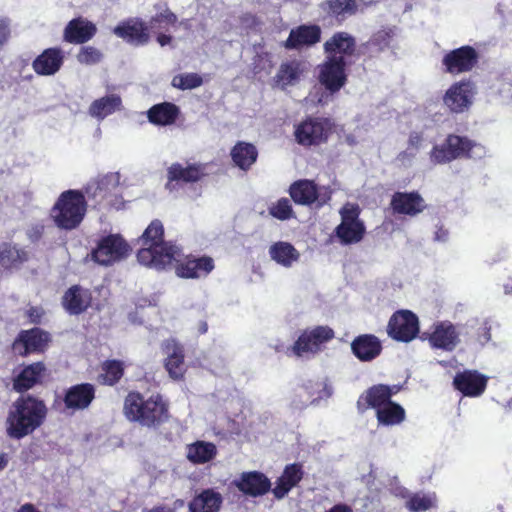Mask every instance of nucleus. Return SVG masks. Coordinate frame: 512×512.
I'll use <instances>...</instances> for the list:
<instances>
[{"label":"nucleus","mask_w":512,"mask_h":512,"mask_svg":"<svg viewBox=\"0 0 512 512\" xmlns=\"http://www.w3.org/2000/svg\"><path fill=\"white\" fill-rule=\"evenodd\" d=\"M351 350L358 360L369 362L381 354L382 344L379 338L373 334H361L352 341Z\"/></svg>","instance_id":"32"},{"label":"nucleus","mask_w":512,"mask_h":512,"mask_svg":"<svg viewBox=\"0 0 512 512\" xmlns=\"http://www.w3.org/2000/svg\"><path fill=\"white\" fill-rule=\"evenodd\" d=\"M123 414L128 421L153 430L161 428L171 417L169 402L162 394L146 397L136 390L125 396Z\"/></svg>","instance_id":"2"},{"label":"nucleus","mask_w":512,"mask_h":512,"mask_svg":"<svg viewBox=\"0 0 512 512\" xmlns=\"http://www.w3.org/2000/svg\"><path fill=\"white\" fill-rule=\"evenodd\" d=\"M10 37L9 19L0 18V45H4Z\"/></svg>","instance_id":"54"},{"label":"nucleus","mask_w":512,"mask_h":512,"mask_svg":"<svg viewBox=\"0 0 512 512\" xmlns=\"http://www.w3.org/2000/svg\"><path fill=\"white\" fill-rule=\"evenodd\" d=\"M412 494L406 489V488H403L400 492V496L402 498H406L407 500L409 499V496H411Z\"/></svg>","instance_id":"64"},{"label":"nucleus","mask_w":512,"mask_h":512,"mask_svg":"<svg viewBox=\"0 0 512 512\" xmlns=\"http://www.w3.org/2000/svg\"><path fill=\"white\" fill-rule=\"evenodd\" d=\"M427 340L432 348L452 351L460 342L459 333L450 321H441L434 325Z\"/></svg>","instance_id":"26"},{"label":"nucleus","mask_w":512,"mask_h":512,"mask_svg":"<svg viewBox=\"0 0 512 512\" xmlns=\"http://www.w3.org/2000/svg\"><path fill=\"white\" fill-rule=\"evenodd\" d=\"M139 241L137 260L147 267L164 269L179 256L180 248L164 240V226L159 219L151 221Z\"/></svg>","instance_id":"3"},{"label":"nucleus","mask_w":512,"mask_h":512,"mask_svg":"<svg viewBox=\"0 0 512 512\" xmlns=\"http://www.w3.org/2000/svg\"><path fill=\"white\" fill-rule=\"evenodd\" d=\"M47 376V367L44 362L37 361L23 366L20 372L13 377V389L21 395L42 385Z\"/></svg>","instance_id":"19"},{"label":"nucleus","mask_w":512,"mask_h":512,"mask_svg":"<svg viewBox=\"0 0 512 512\" xmlns=\"http://www.w3.org/2000/svg\"><path fill=\"white\" fill-rule=\"evenodd\" d=\"M29 259L25 249L4 242L0 245V266L5 270L19 269Z\"/></svg>","instance_id":"38"},{"label":"nucleus","mask_w":512,"mask_h":512,"mask_svg":"<svg viewBox=\"0 0 512 512\" xmlns=\"http://www.w3.org/2000/svg\"><path fill=\"white\" fill-rule=\"evenodd\" d=\"M390 206L395 214L414 217L425 210L426 203L418 191H398L392 195Z\"/></svg>","instance_id":"23"},{"label":"nucleus","mask_w":512,"mask_h":512,"mask_svg":"<svg viewBox=\"0 0 512 512\" xmlns=\"http://www.w3.org/2000/svg\"><path fill=\"white\" fill-rule=\"evenodd\" d=\"M172 41V37L167 34L160 33L157 35V42L160 44V46H166L170 44Z\"/></svg>","instance_id":"57"},{"label":"nucleus","mask_w":512,"mask_h":512,"mask_svg":"<svg viewBox=\"0 0 512 512\" xmlns=\"http://www.w3.org/2000/svg\"><path fill=\"white\" fill-rule=\"evenodd\" d=\"M476 94V86L470 79L454 82L443 95V104L453 114H461L470 109Z\"/></svg>","instance_id":"12"},{"label":"nucleus","mask_w":512,"mask_h":512,"mask_svg":"<svg viewBox=\"0 0 512 512\" xmlns=\"http://www.w3.org/2000/svg\"><path fill=\"white\" fill-rule=\"evenodd\" d=\"M267 64L268 71L271 69L272 64L268 59V55L265 56L258 55L254 61L253 72L255 74H259L262 70L266 69L265 65Z\"/></svg>","instance_id":"53"},{"label":"nucleus","mask_w":512,"mask_h":512,"mask_svg":"<svg viewBox=\"0 0 512 512\" xmlns=\"http://www.w3.org/2000/svg\"><path fill=\"white\" fill-rule=\"evenodd\" d=\"M269 214L281 221L294 217V211L288 198H280L269 207Z\"/></svg>","instance_id":"48"},{"label":"nucleus","mask_w":512,"mask_h":512,"mask_svg":"<svg viewBox=\"0 0 512 512\" xmlns=\"http://www.w3.org/2000/svg\"><path fill=\"white\" fill-rule=\"evenodd\" d=\"M217 448L215 444L205 441H196L187 446V459L193 464H204L215 458Z\"/></svg>","instance_id":"41"},{"label":"nucleus","mask_w":512,"mask_h":512,"mask_svg":"<svg viewBox=\"0 0 512 512\" xmlns=\"http://www.w3.org/2000/svg\"><path fill=\"white\" fill-rule=\"evenodd\" d=\"M388 335L398 342L408 343L419 333V320L410 310H399L392 314L387 325Z\"/></svg>","instance_id":"13"},{"label":"nucleus","mask_w":512,"mask_h":512,"mask_svg":"<svg viewBox=\"0 0 512 512\" xmlns=\"http://www.w3.org/2000/svg\"><path fill=\"white\" fill-rule=\"evenodd\" d=\"M335 130L333 119L309 115L294 125L293 136L299 146L315 148L327 144Z\"/></svg>","instance_id":"6"},{"label":"nucleus","mask_w":512,"mask_h":512,"mask_svg":"<svg viewBox=\"0 0 512 512\" xmlns=\"http://www.w3.org/2000/svg\"><path fill=\"white\" fill-rule=\"evenodd\" d=\"M302 388L308 396L311 404L318 402L332 395L331 388L324 382L309 380L303 384Z\"/></svg>","instance_id":"45"},{"label":"nucleus","mask_w":512,"mask_h":512,"mask_svg":"<svg viewBox=\"0 0 512 512\" xmlns=\"http://www.w3.org/2000/svg\"><path fill=\"white\" fill-rule=\"evenodd\" d=\"M87 212V201L81 190L63 191L50 210V217L56 227L73 230L80 226Z\"/></svg>","instance_id":"4"},{"label":"nucleus","mask_w":512,"mask_h":512,"mask_svg":"<svg viewBox=\"0 0 512 512\" xmlns=\"http://www.w3.org/2000/svg\"><path fill=\"white\" fill-rule=\"evenodd\" d=\"M233 485L244 495L260 497L271 490L270 479L260 471H248L240 474Z\"/></svg>","instance_id":"22"},{"label":"nucleus","mask_w":512,"mask_h":512,"mask_svg":"<svg viewBox=\"0 0 512 512\" xmlns=\"http://www.w3.org/2000/svg\"><path fill=\"white\" fill-rule=\"evenodd\" d=\"M307 71V62L301 59H291L280 64L274 81L281 89L296 85Z\"/></svg>","instance_id":"30"},{"label":"nucleus","mask_w":512,"mask_h":512,"mask_svg":"<svg viewBox=\"0 0 512 512\" xmlns=\"http://www.w3.org/2000/svg\"><path fill=\"white\" fill-rule=\"evenodd\" d=\"M348 62L342 57H325L317 67V80L331 94L339 92L348 82Z\"/></svg>","instance_id":"10"},{"label":"nucleus","mask_w":512,"mask_h":512,"mask_svg":"<svg viewBox=\"0 0 512 512\" xmlns=\"http://www.w3.org/2000/svg\"><path fill=\"white\" fill-rule=\"evenodd\" d=\"M45 314V310L41 306H30L25 310L28 322L34 325L41 324Z\"/></svg>","instance_id":"52"},{"label":"nucleus","mask_w":512,"mask_h":512,"mask_svg":"<svg viewBox=\"0 0 512 512\" xmlns=\"http://www.w3.org/2000/svg\"><path fill=\"white\" fill-rule=\"evenodd\" d=\"M177 16L175 13H173L170 9H165L163 12L157 13L156 15L152 16L150 19V25L151 27H155L158 25V27H161L160 25L162 23H165L169 26H174L177 23Z\"/></svg>","instance_id":"50"},{"label":"nucleus","mask_w":512,"mask_h":512,"mask_svg":"<svg viewBox=\"0 0 512 512\" xmlns=\"http://www.w3.org/2000/svg\"><path fill=\"white\" fill-rule=\"evenodd\" d=\"M335 337L334 330L327 325L307 328L301 332L291 347L294 355L303 357L319 353Z\"/></svg>","instance_id":"9"},{"label":"nucleus","mask_w":512,"mask_h":512,"mask_svg":"<svg viewBox=\"0 0 512 512\" xmlns=\"http://www.w3.org/2000/svg\"><path fill=\"white\" fill-rule=\"evenodd\" d=\"M405 417V409L394 401L388 402L387 405L376 411V419L382 426L399 425L405 420Z\"/></svg>","instance_id":"43"},{"label":"nucleus","mask_w":512,"mask_h":512,"mask_svg":"<svg viewBox=\"0 0 512 512\" xmlns=\"http://www.w3.org/2000/svg\"><path fill=\"white\" fill-rule=\"evenodd\" d=\"M102 57L101 51L93 46H83L77 54L78 62L86 65L97 64L101 61Z\"/></svg>","instance_id":"49"},{"label":"nucleus","mask_w":512,"mask_h":512,"mask_svg":"<svg viewBox=\"0 0 512 512\" xmlns=\"http://www.w3.org/2000/svg\"><path fill=\"white\" fill-rule=\"evenodd\" d=\"M64 62V53L59 47L43 50L32 62V68L37 75L51 76L56 74Z\"/></svg>","instance_id":"28"},{"label":"nucleus","mask_w":512,"mask_h":512,"mask_svg":"<svg viewBox=\"0 0 512 512\" xmlns=\"http://www.w3.org/2000/svg\"><path fill=\"white\" fill-rule=\"evenodd\" d=\"M96 398V387L92 383L83 382L65 389L62 398L64 411L75 413L88 409Z\"/></svg>","instance_id":"16"},{"label":"nucleus","mask_w":512,"mask_h":512,"mask_svg":"<svg viewBox=\"0 0 512 512\" xmlns=\"http://www.w3.org/2000/svg\"><path fill=\"white\" fill-rule=\"evenodd\" d=\"M92 292L75 284L69 287L61 298V305L69 315H81L92 305Z\"/></svg>","instance_id":"20"},{"label":"nucleus","mask_w":512,"mask_h":512,"mask_svg":"<svg viewBox=\"0 0 512 512\" xmlns=\"http://www.w3.org/2000/svg\"><path fill=\"white\" fill-rule=\"evenodd\" d=\"M231 159L243 171L249 170L257 161L258 150L252 143L238 141L231 149Z\"/></svg>","instance_id":"39"},{"label":"nucleus","mask_w":512,"mask_h":512,"mask_svg":"<svg viewBox=\"0 0 512 512\" xmlns=\"http://www.w3.org/2000/svg\"><path fill=\"white\" fill-rule=\"evenodd\" d=\"M435 504L433 497L425 494L414 493L409 496L405 503V507L410 512H424L431 509Z\"/></svg>","instance_id":"46"},{"label":"nucleus","mask_w":512,"mask_h":512,"mask_svg":"<svg viewBox=\"0 0 512 512\" xmlns=\"http://www.w3.org/2000/svg\"><path fill=\"white\" fill-rule=\"evenodd\" d=\"M148 512H175V509H171V507L165 505H159L153 507Z\"/></svg>","instance_id":"58"},{"label":"nucleus","mask_w":512,"mask_h":512,"mask_svg":"<svg viewBox=\"0 0 512 512\" xmlns=\"http://www.w3.org/2000/svg\"><path fill=\"white\" fill-rule=\"evenodd\" d=\"M269 254L271 259L284 267L292 266L300 257L299 252L292 244L283 241L271 245Z\"/></svg>","instance_id":"42"},{"label":"nucleus","mask_w":512,"mask_h":512,"mask_svg":"<svg viewBox=\"0 0 512 512\" xmlns=\"http://www.w3.org/2000/svg\"><path fill=\"white\" fill-rule=\"evenodd\" d=\"M48 416L45 401L33 394H24L10 405L5 419V433L13 440H21L43 426Z\"/></svg>","instance_id":"1"},{"label":"nucleus","mask_w":512,"mask_h":512,"mask_svg":"<svg viewBox=\"0 0 512 512\" xmlns=\"http://www.w3.org/2000/svg\"><path fill=\"white\" fill-rule=\"evenodd\" d=\"M51 334L39 327L19 331L12 342L13 353L20 357L32 354H43L51 343Z\"/></svg>","instance_id":"11"},{"label":"nucleus","mask_w":512,"mask_h":512,"mask_svg":"<svg viewBox=\"0 0 512 512\" xmlns=\"http://www.w3.org/2000/svg\"><path fill=\"white\" fill-rule=\"evenodd\" d=\"M184 505H185L184 500L177 499L174 501L173 507H171V509H175V511H176L177 509L182 508Z\"/></svg>","instance_id":"62"},{"label":"nucleus","mask_w":512,"mask_h":512,"mask_svg":"<svg viewBox=\"0 0 512 512\" xmlns=\"http://www.w3.org/2000/svg\"><path fill=\"white\" fill-rule=\"evenodd\" d=\"M167 358L165 368L169 376L174 380H181L184 377V348L175 340L168 341L166 344Z\"/></svg>","instance_id":"35"},{"label":"nucleus","mask_w":512,"mask_h":512,"mask_svg":"<svg viewBox=\"0 0 512 512\" xmlns=\"http://www.w3.org/2000/svg\"><path fill=\"white\" fill-rule=\"evenodd\" d=\"M485 154L486 149L481 143L467 136L448 134L442 144L433 146L429 158L434 165H441L456 159H481Z\"/></svg>","instance_id":"5"},{"label":"nucleus","mask_w":512,"mask_h":512,"mask_svg":"<svg viewBox=\"0 0 512 512\" xmlns=\"http://www.w3.org/2000/svg\"><path fill=\"white\" fill-rule=\"evenodd\" d=\"M113 33L133 46H144L150 41L149 27L139 17H131L119 22L114 27Z\"/></svg>","instance_id":"18"},{"label":"nucleus","mask_w":512,"mask_h":512,"mask_svg":"<svg viewBox=\"0 0 512 512\" xmlns=\"http://www.w3.org/2000/svg\"><path fill=\"white\" fill-rule=\"evenodd\" d=\"M97 32V27L91 21L77 17L68 22L64 29L63 39L71 44H84L91 40Z\"/></svg>","instance_id":"29"},{"label":"nucleus","mask_w":512,"mask_h":512,"mask_svg":"<svg viewBox=\"0 0 512 512\" xmlns=\"http://www.w3.org/2000/svg\"><path fill=\"white\" fill-rule=\"evenodd\" d=\"M202 77L197 73H184L175 75L172 79V86L180 90H191L201 86Z\"/></svg>","instance_id":"47"},{"label":"nucleus","mask_w":512,"mask_h":512,"mask_svg":"<svg viewBox=\"0 0 512 512\" xmlns=\"http://www.w3.org/2000/svg\"><path fill=\"white\" fill-rule=\"evenodd\" d=\"M488 378L477 370H464L456 373L453 387L466 397H479L487 387Z\"/></svg>","instance_id":"21"},{"label":"nucleus","mask_w":512,"mask_h":512,"mask_svg":"<svg viewBox=\"0 0 512 512\" xmlns=\"http://www.w3.org/2000/svg\"><path fill=\"white\" fill-rule=\"evenodd\" d=\"M341 222L334 233L342 245L359 243L365 236L366 228L359 216L360 207L356 203L347 202L340 209Z\"/></svg>","instance_id":"7"},{"label":"nucleus","mask_w":512,"mask_h":512,"mask_svg":"<svg viewBox=\"0 0 512 512\" xmlns=\"http://www.w3.org/2000/svg\"><path fill=\"white\" fill-rule=\"evenodd\" d=\"M118 188V183L115 182L112 176H104L97 180L94 184L86 188V193L91 197L96 204H106L113 206L115 204L113 197L115 196L114 190Z\"/></svg>","instance_id":"34"},{"label":"nucleus","mask_w":512,"mask_h":512,"mask_svg":"<svg viewBox=\"0 0 512 512\" xmlns=\"http://www.w3.org/2000/svg\"><path fill=\"white\" fill-rule=\"evenodd\" d=\"M180 115V108L172 102H162L153 105L147 111V118L151 124L169 126L176 122Z\"/></svg>","instance_id":"36"},{"label":"nucleus","mask_w":512,"mask_h":512,"mask_svg":"<svg viewBox=\"0 0 512 512\" xmlns=\"http://www.w3.org/2000/svg\"><path fill=\"white\" fill-rule=\"evenodd\" d=\"M204 175V167L200 164H190L184 167L180 163H173L167 169L168 180L165 187L169 191H173L176 185L198 182Z\"/></svg>","instance_id":"25"},{"label":"nucleus","mask_w":512,"mask_h":512,"mask_svg":"<svg viewBox=\"0 0 512 512\" xmlns=\"http://www.w3.org/2000/svg\"><path fill=\"white\" fill-rule=\"evenodd\" d=\"M223 496L213 488L203 489L188 503L189 512H220Z\"/></svg>","instance_id":"33"},{"label":"nucleus","mask_w":512,"mask_h":512,"mask_svg":"<svg viewBox=\"0 0 512 512\" xmlns=\"http://www.w3.org/2000/svg\"><path fill=\"white\" fill-rule=\"evenodd\" d=\"M423 141V136L419 132H411L408 138V148L406 151H403L399 154V158L403 159L408 155V151L412 150L409 154L410 156H414L415 153L419 150Z\"/></svg>","instance_id":"51"},{"label":"nucleus","mask_w":512,"mask_h":512,"mask_svg":"<svg viewBox=\"0 0 512 512\" xmlns=\"http://www.w3.org/2000/svg\"><path fill=\"white\" fill-rule=\"evenodd\" d=\"M207 330H208V325H207V323H206L205 321H201V322L199 323V328H198L199 333H200V334H204V333H206V332H207Z\"/></svg>","instance_id":"63"},{"label":"nucleus","mask_w":512,"mask_h":512,"mask_svg":"<svg viewBox=\"0 0 512 512\" xmlns=\"http://www.w3.org/2000/svg\"><path fill=\"white\" fill-rule=\"evenodd\" d=\"M401 390L399 385L376 384L365 390L357 400V409L363 413L368 409H380L391 402L392 396Z\"/></svg>","instance_id":"17"},{"label":"nucleus","mask_w":512,"mask_h":512,"mask_svg":"<svg viewBox=\"0 0 512 512\" xmlns=\"http://www.w3.org/2000/svg\"><path fill=\"white\" fill-rule=\"evenodd\" d=\"M304 477L303 466L300 463L288 464L284 467L281 476L276 480L275 487L271 490L276 499H283L296 487Z\"/></svg>","instance_id":"31"},{"label":"nucleus","mask_w":512,"mask_h":512,"mask_svg":"<svg viewBox=\"0 0 512 512\" xmlns=\"http://www.w3.org/2000/svg\"><path fill=\"white\" fill-rule=\"evenodd\" d=\"M447 236H448L447 230L443 229L442 227L439 228L436 232V239H438V240L444 241V240H446Z\"/></svg>","instance_id":"61"},{"label":"nucleus","mask_w":512,"mask_h":512,"mask_svg":"<svg viewBox=\"0 0 512 512\" xmlns=\"http://www.w3.org/2000/svg\"><path fill=\"white\" fill-rule=\"evenodd\" d=\"M124 375V364L120 360H106L101 365L98 382L106 386H114Z\"/></svg>","instance_id":"44"},{"label":"nucleus","mask_w":512,"mask_h":512,"mask_svg":"<svg viewBox=\"0 0 512 512\" xmlns=\"http://www.w3.org/2000/svg\"><path fill=\"white\" fill-rule=\"evenodd\" d=\"M326 57H342L347 61L356 51L355 38L344 31L334 33L323 45Z\"/></svg>","instance_id":"27"},{"label":"nucleus","mask_w":512,"mask_h":512,"mask_svg":"<svg viewBox=\"0 0 512 512\" xmlns=\"http://www.w3.org/2000/svg\"><path fill=\"white\" fill-rule=\"evenodd\" d=\"M478 62L479 53L470 45L450 50L442 58L444 71L451 75L471 72L478 65Z\"/></svg>","instance_id":"14"},{"label":"nucleus","mask_w":512,"mask_h":512,"mask_svg":"<svg viewBox=\"0 0 512 512\" xmlns=\"http://www.w3.org/2000/svg\"><path fill=\"white\" fill-rule=\"evenodd\" d=\"M321 28L316 24H302L291 29L284 47L288 50H299L311 47L321 40Z\"/></svg>","instance_id":"24"},{"label":"nucleus","mask_w":512,"mask_h":512,"mask_svg":"<svg viewBox=\"0 0 512 512\" xmlns=\"http://www.w3.org/2000/svg\"><path fill=\"white\" fill-rule=\"evenodd\" d=\"M170 265L174 266L175 273L178 277L185 279L205 277L215 267L214 260L210 256H183L181 251L179 252V256H175Z\"/></svg>","instance_id":"15"},{"label":"nucleus","mask_w":512,"mask_h":512,"mask_svg":"<svg viewBox=\"0 0 512 512\" xmlns=\"http://www.w3.org/2000/svg\"><path fill=\"white\" fill-rule=\"evenodd\" d=\"M326 512H353L352 508L346 504H336Z\"/></svg>","instance_id":"56"},{"label":"nucleus","mask_w":512,"mask_h":512,"mask_svg":"<svg viewBox=\"0 0 512 512\" xmlns=\"http://www.w3.org/2000/svg\"><path fill=\"white\" fill-rule=\"evenodd\" d=\"M292 200L299 205H312L318 199V188L312 180L301 179L289 187Z\"/></svg>","instance_id":"37"},{"label":"nucleus","mask_w":512,"mask_h":512,"mask_svg":"<svg viewBox=\"0 0 512 512\" xmlns=\"http://www.w3.org/2000/svg\"><path fill=\"white\" fill-rule=\"evenodd\" d=\"M17 512H39L33 504L26 503L22 505Z\"/></svg>","instance_id":"59"},{"label":"nucleus","mask_w":512,"mask_h":512,"mask_svg":"<svg viewBox=\"0 0 512 512\" xmlns=\"http://www.w3.org/2000/svg\"><path fill=\"white\" fill-rule=\"evenodd\" d=\"M122 105L120 96L111 94L94 100L89 107V114L97 119H104L119 110Z\"/></svg>","instance_id":"40"},{"label":"nucleus","mask_w":512,"mask_h":512,"mask_svg":"<svg viewBox=\"0 0 512 512\" xmlns=\"http://www.w3.org/2000/svg\"><path fill=\"white\" fill-rule=\"evenodd\" d=\"M9 462L8 455L6 453H0V471L4 470Z\"/></svg>","instance_id":"60"},{"label":"nucleus","mask_w":512,"mask_h":512,"mask_svg":"<svg viewBox=\"0 0 512 512\" xmlns=\"http://www.w3.org/2000/svg\"><path fill=\"white\" fill-rule=\"evenodd\" d=\"M45 226L43 224H35L28 230V237L32 241L39 240L44 234Z\"/></svg>","instance_id":"55"},{"label":"nucleus","mask_w":512,"mask_h":512,"mask_svg":"<svg viewBox=\"0 0 512 512\" xmlns=\"http://www.w3.org/2000/svg\"><path fill=\"white\" fill-rule=\"evenodd\" d=\"M131 251L129 244L119 234L102 237L90 253L91 259L102 266H111L125 259Z\"/></svg>","instance_id":"8"}]
</instances>
